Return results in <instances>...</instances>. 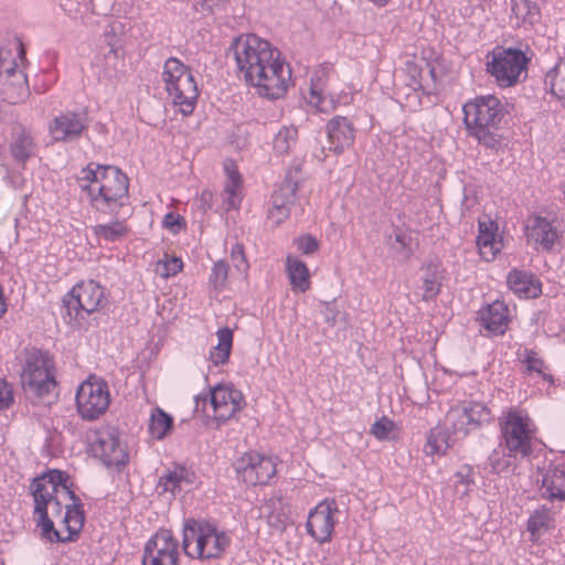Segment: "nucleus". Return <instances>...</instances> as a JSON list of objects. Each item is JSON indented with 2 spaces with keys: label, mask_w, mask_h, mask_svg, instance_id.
<instances>
[{
  "label": "nucleus",
  "mask_w": 565,
  "mask_h": 565,
  "mask_svg": "<svg viewBox=\"0 0 565 565\" xmlns=\"http://www.w3.org/2000/svg\"><path fill=\"white\" fill-rule=\"evenodd\" d=\"M225 0H202L201 6L203 10L213 12L214 9L220 7Z\"/></svg>",
  "instance_id": "59"
},
{
  "label": "nucleus",
  "mask_w": 565,
  "mask_h": 565,
  "mask_svg": "<svg viewBox=\"0 0 565 565\" xmlns=\"http://www.w3.org/2000/svg\"><path fill=\"white\" fill-rule=\"evenodd\" d=\"M298 249L303 255H312L315 254L319 248V242L316 237L312 235H303L298 237L296 241Z\"/></svg>",
  "instance_id": "52"
},
{
  "label": "nucleus",
  "mask_w": 565,
  "mask_h": 565,
  "mask_svg": "<svg viewBox=\"0 0 565 565\" xmlns=\"http://www.w3.org/2000/svg\"><path fill=\"white\" fill-rule=\"evenodd\" d=\"M511 458L508 454L494 449L489 456V463L492 470L497 473L509 470L511 467Z\"/></svg>",
  "instance_id": "46"
},
{
  "label": "nucleus",
  "mask_w": 565,
  "mask_h": 565,
  "mask_svg": "<svg viewBox=\"0 0 565 565\" xmlns=\"http://www.w3.org/2000/svg\"><path fill=\"white\" fill-rule=\"evenodd\" d=\"M477 245L479 247L481 257L487 262L492 260L495 254L499 252V247H497L494 239V233L490 232L484 223L479 224Z\"/></svg>",
  "instance_id": "37"
},
{
  "label": "nucleus",
  "mask_w": 565,
  "mask_h": 565,
  "mask_svg": "<svg viewBox=\"0 0 565 565\" xmlns=\"http://www.w3.org/2000/svg\"><path fill=\"white\" fill-rule=\"evenodd\" d=\"M162 226L170 233L178 234L185 228L186 223L183 216L170 212L164 215Z\"/></svg>",
  "instance_id": "48"
},
{
  "label": "nucleus",
  "mask_w": 565,
  "mask_h": 565,
  "mask_svg": "<svg viewBox=\"0 0 565 565\" xmlns=\"http://www.w3.org/2000/svg\"><path fill=\"white\" fill-rule=\"evenodd\" d=\"M17 66V62L13 61L12 65L6 64L0 70L2 92L12 104L19 103L29 92L26 75L18 71Z\"/></svg>",
  "instance_id": "19"
},
{
  "label": "nucleus",
  "mask_w": 565,
  "mask_h": 565,
  "mask_svg": "<svg viewBox=\"0 0 565 565\" xmlns=\"http://www.w3.org/2000/svg\"><path fill=\"white\" fill-rule=\"evenodd\" d=\"M328 149L334 153H341L351 147L355 139L353 122L343 116H335L327 124Z\"/></svg>",
  "instance_id": "17"
},
{
  "label": "nucleus",
  "mask_w": 565,
  "mask_h": 565,
  "mask_svg": "<svg viewBox=\"0 0 565 565\" xmlns=\"http://www.w3.org/2000/svg\"><path fill=\"white\" fill-rule=\"evenodd\" d=\"M34 501V515L49 514V507L53 502L55 497H44L42 494H31Z\"/></svg>",
  "instance_id": "57"
},
{
  "label": "nucleus",
  "mask_w": 565,
  "mask_h": 565,
  "mask_svg": "<svg viewBox=\"0 0 565 565\" xmlns=\"http://www.w3.org/2000/svg\"><path fill=\"white\" fill-rule=\"evenodd\" d=\"M20 376L25 393L40 399L50 396L57 385L52 356L35 348L24 351V365Z\"/></svg>",
  "instance_id": "5"
},
{
  "label": "nucleus",
  "mask_w": 565,
  "mask_h": 565,
  "mask_svg": "<svg viewBox=\"0 0 565 565\" xmlns=\"http://www.w3.org/2000/svg\"><path fill=\"white\" fill-rule=\"evenodd\" d=\"M72 503L65 504V512L63 515V523L68 532L67 536H71V541L74 536L78 535L84 525V511L81 499L75 494V498H68Z\"/></svg>",
  "instance_id": "31"
},
{
  "label": "nucleus",
  "mask_w": 565,
  "mask_h": 565,
  "mask_svg": "<svg viewBox=\"0 0 565 565\" xmlns=\"http://www.w3.org/2000/svg\"><path fill=\"white\" fill-rule=\"evenodd\" d=\"M394 243L392 246L397 252H404L405 257H409L411 250H409V243H411V236L406 231L398 230L394 234Z\"/></svg>",
  "instance_id": "53"
},
{
  "label": "nucleus",
  "mask_w": 565,
  "mask_h": 565,
  "mask_svg": "<svg viewBox=\"0 0 565 565\" xmlns=\"http://www.w3.org/2000/svg\"><path fill=\"white\" fill-rule=\"evenodd\" d=\"M90 451L107 467H119L127 462L128 455L119 440V431L114 426H103L87 435Z\"/></svg>",
  "instance_id": "9"
},
{
  "label": "nucleus",
  "mask_w": 565,
  "mask_h": 565,
  "mask_svg": "<svg viewBox=\"0 0 565 565\" xmlns=\"http://www.w3.org/2000/svg\"><path fill=\"white\" fill-rule=\"evenodd\" d=\"M455 491L460 495H467L471 491V487L475 484L472 468L470 466H462L455 473Z\"/></svg>",
  "instance_id": "43"
},
{
  "label": "nucleus",
  "mask_w": 565,
  "mask_h": 565,
  "mask_svg": "<svg viewBox=\"0 0 565 565\" xmlns=\"http://www.w3.org/2000/svg\"><path fill=\"white\" fill-rule=\"evenodd\" d=\"M110 404L108 384L90 375L76 392V409L84 420H95L106 413Z\"/></svg>",
  "instance_id": "8"
},
{
  "label": "nucleus",
  "mask_w": 565,
  "mask_h": 565,
  "mask_svg": "<svg viewBox=\"0 0 565 565\" xmlns=\"http://www.w3.org/2000/svg\"><path fill=\"white\" fill-rule=\"evenodd\" d=\"M172 103L179 106L180 111L188 116L193 113L199 89L191 71L182 76L181 82L166 89Z\"/></svg>",
  "instance_id": "18"
},
{
  "label": "nucleus",
  "mask_w": 565,
  "mask_h": 565,
  "mask_svg": "<svg viewBox=\"0 0 565 565\" xmlns=\"http://www.w3.org/2000/svg\"><path fill=\"white\" fill-rule=\"evenodd\" d=\"M88 128L85 111H63L49 124V132L54 141L72 142L81 138Z\"/></svg>",
  "instance_id": "13"
},
{
  "label": "nucleus",
  "mask_w": 565,
  "mask_h": 565,
  "mask_svg": "<svg viewBox=\"0 0 565 565\" xmlns=\"http://www.w3.org/2000/svg\"><path fill=\"white\" fill-rule=\"evenodd\" d=\"M463 122L467 132L478 145L498 152L503 142L501 122L505 116V105L494 95L477 96L463 107Z\"/></svg>",
  "instance_id": "3"
},
{
  "label": "nucleus",
  "mask_w": 565,
  "mask_h": 565,
  "mask_svg": "<svg viewBox=\"0 0 565 565\" xmlns=\"http://www.w3.org/2000/svg\"><path fill=\"white\" fill-rule=\"evenodd\" d=\"M298 131L295 127H282L274 138V150L285 154L296 143Z\"/></svg>",
  "instance_id": "41"
},
{
  "label": "nucleus",
  "mask_w": 565,
  "mask_h": 565,
  "mask_svg": "<svg viewBox=\"0 0 565 565\" xmlns=\"http://www.w3.org/2000/svg\"><path fill=\"white\" fill-rule=\"evenodd\" d=\"M527 236L544 249H551L557 238V233L552 224L542 216H534L529 220L526 226Z\"/></svg>",
  "instance_id": "26"
},
{
  "label": "nucleus",
  "mask_w": 565,
  "mask_h": 565,
  "mask_svg": "<svg viewBox=\"0 0 565 565\" xmlns=\"http://www.w3.org/2000/svg\"><path fill=\"white\" fill-rule=\"evenodd\" d=\"M539 0H510V20L516 28H529L536 24L541 19Z\"/></svg>",
  "instance_id": "22"
},
{
  "label": "nucleus",
  "mask_w": 565,
  "mask_h": 565,
  "mask_svg": "<svg viewBox=\"0 0 565 565\" xmlns=\"http://www.w3.org/2000/svg\"><path fill=\"white\" fill-rule=\"evenodd\" d=\"M14 403L12 386L6 381L0 380V412L10 408Z\"/></svg>",
  "instance_id": "50"
},
{
  "label": "nucleus",
  "mask_w": 565,
  "mask_h": 565,
  "mask_svg": "<svg viewBox=\"0 0 565 565\" xmlns=\"http://www.w3.org/2000/svg\"><path fill=\"white\" fill-rule=\"evenodd\" d=\"M104 299V288L94 280L76 284L62 300L64 321L72 328L87 330L89 322L86 316L98 311Z\"/></svg>",
  "instance_id": "4"
},
{
  "label": "nucleus",
  "mask_w": 565,
  "mask_h": 565,
  "mask_svg": "<svg viewBox=\"0 0 565 565\" xmlns=\"http://www.w3.org/2000/svg\"><path fill=\"white\" fill-rule=\"evenodd\" d=\"M500 429L502 437L500 446H504L510 457L523 459L532 454L535 426L527 414L511 408L501 419Z\"/></svg>",
  "instance_id": "6"
},
{
  "label": "nucleus",
  "mask_w": 565,
  "mask_h": 565,
  "mask_svg": "<svg viewBox=\"0 0 565 565\" xmlns=\"http://www.w3.org/2000/svg\"><path fill=\"white\" fill-rule=\"evenodd\" d=\"M492 413L490 408L479 402H461L446 414V423L452 431L460 436H467L470 431L490 424Z\"/></svg>",
  "instance_id": "10"
},
{
  "label": "nucleus",
  "mask_w": 565,
  "mask_h": 565,
  "mask_svg": "<svg viewBox=\"0 0 565 565\" xmlns=\"http://www.w3.org/2000/svg\"><path fill=\"white\" fill-rule=\"evenodd\" d=\"M4 65H6V63L2 60V53L0 52V70L3 68Z\"/></svg>",
  "instance_id": "63"
},
{
  "label": "nucleus",
  "mask_w": 565,
  "mask_h": 565,
  "mask_svg": "<svg viewBox=\"0 0 565 565\" xmlns=\"http://www.w3.org/2000/svg\"><path fill=\"white\" fill-rule=\"evenodd\" d=\"M296 185L282 184L271 196V207L268 210V218L276 225L281 224L290 215L295 203Z\"/></svg>",
  "instance_id": "20"
},
{
  "label": "nucleus",
  "mask_w": 565,
  "mask_h": 565,
  "mask_svg": "<svg viewBox=\"0 0 565 565\" xmlns=\"http://www.w3.org/2000/svg\"><path fill=\"white\" fill-rule=\"evenodd\" d=\"M309 104L321 113H328L334 108L332 99L327 100L315 85L310 88Z\"/></svg>",
  "instance_id": "47"
},
{
  "label": "nucleus",
  "mask_w": 565,
  "mask_h": 565,
  "mask_svg": "<svg viewBox=\"0 0 565 565\" xmlns=\"http://www.w3.org/2000/svg\"><path fill=\"white\" fill-rule=\"evenodd\" d=\"M527 57L519 49L495 47L488 54L487 71L501 87L515 85L522 73H526Z\"/></svg>",
  "instance_id": "7"
},
{
  "label": "nucleus",
  "mask_w": 565,
  "mask_h": 565,
  "mask_svg": "<svg viewBox=\"0 0 565 565\" xmlns=\"http://www.w3.org/2000/svg\"><path fill=\"white\" fill-rule=\"evenodd\" d=\"M231 259L238 271H246L248 264L244 254V246L242 244H235L231 250Z\"/></svg>",
  "instance_id": "54"
},
{
  "label": "nucleus",
  "mask_w": 565,
  "mask_h": 565,
  "mask_svg": "<svg viewBox=\"0 0 565 565\" xmlns=\"http://www.w3.org/2000/svg\"><path fill=\"white\" fill-rule=\"evenodd\" d=\"M173 418L160 407L152 409L149 418V434L157 440H162L172 429Z\"/></svg>",
  "instance_id": "34"
},
{
  "label": "nucleus",
  "mask_w": 565,
  "mask_h": 565,
  "mask_svg": "<svg viewBox=\"0 0 565 565\" xmlns=\"http://www.w3.org/2000/svg\"><path fill=\"white\" fill-rule=\"evenodd\" d=\"M97 237L107 242H116L127 234V227L122 222L116 221L106 225H97L94 227Z\"/></svg>",
  "instance_id": "42"
},
{
  "label": "nucleus",
  "mask_w": 565,
  "mask_h": 565,
  "mask_svg": "<svg viewBox=\"0 0 565 565\" xmlns=\"http://www.w3.org/2000/svg\"><path fill=\"white\" fill-rule=\"evenodd\" d=\"M326 321H327V322H330V323H332V324H334V322H335V321H334V317H332V318H331V316H327V317H326Z\"/></svg>",
  "instance_id": "62"
},
{
  "label": "nucleus",
  "mask_w": 565,
  "mask_h": 565,
  "mask_svg": "<svg viewBox=\"0 0 565 565\" xmlns=\"http://www.w3.org/2000/svg\"><path fill=\"white\" fill-rule=\"evenodd\" d=\"M215 419L225 423L245 405L243 393L230 385H216L210 393Z\"/></svg>",
  "instance_id": "15"
},
{
  "label": "nucleus",
  "mask_w": 565,
  "mask_h": 565,
  "mask_svg": "<svg viewBox=\"0 0 565 565\" xmlns=\"http://www.w3.org/2000/svg\"><path fill=\"white\" fill-rule=\"evenodd\" d=\"M235 470L248 486L266 484L275 476L276 465L269 457L246 452L236 461Z\"/></svg>",
  "instance_id": "12"
},
{
  "label": "nucleus",
  "mask_w": 565,
  "mask_h": 565,
  "mask_svg": "<svg viewBox=\"0 0 565 565\" xmlns=\"http://www.w3.org/2000/svg\"><path fill=\"white\" fill-rule=\"evenodd\" d=\"M36 516V526L41 530V537L54 543V542H68L71 536H62L58 531L55 530L53 521L49 514H41Z\"/></svg>",
  "instance_id": "40"
},
{
  "label": "nucleus",
  "mask_w": 565,
  "mask_h": 565,
  "mask_svg": "<svg viewBox=\"0 0 565 565\" xmlns=\"http://www.w3.org/2000/svg\"><path fill=\"white\" fill-rule=\"evenodd\" d=\"M108 44L110 45V52L114 53V54H117L114 44H111L110 42H108Z\"/></svg>",
  "instance_id": "64"
},
{
  "label": "nucleus",
  "mask_w": 565,
  "mask_h": 565,
  "mask_svg": "<svg viewBox=\"0 0 565 565\" xmlns=\"http://www.w3.org/2000/svg\"><path fill=\"white\" fill-rule=\"evenodd\" d=\"M394 423L386 416H383L372 425L371 434H373L377 439H385L392 431Z\"/></svg>",
  "instance_id": "51"
},
{
  "label": "nucleus",
  "mask_w": 565,
  "mask_h": 565,
  "mask_svg": "<svg viewBox=\"0 0 565 565\" xmlns=\"http://www.w3.org/2000/svg\"><path fill=\"white\" fill-rule=\"evenodd\" d=\"M525 363L530 372H536L537 374H541L544 379L546 377V375L543 372L545 363L542 359L536 356V353L534 351H526Z\"/></svg>",
  "instance_id": "56"
},
{
  "label": "nucleus",
  "mask_w": 565,
  "mask_h": 565,
  "mask_svg": "<svg viewBox=\"0 0 565 565\" xmlns=\"http://www.w3.org/2000/svg\"><path fill=\"white\" fill-rule=\"evenodd\" d=\"M556 509L547 504H542L531 512L526 523V531L530 533L532 542H536L543 534L556 526Z\"/></svg>",
  "instance_id": "21"
},
{
  "label": "nucleus",
  "mask_w": 565,
  "mask_h": 565,
  "mask_svg": "<svg viewBox=\"0 0 565 565\" xmlns=\"http://www.w3.org/2000/svg\"><path fill=\"white\" fill-rule=\"evenodd\" d=\"M231 544V539L225 532H221L207 522H204L199 545H194L193 555L199 559L220 558Z\"/></svg>",
  "instance_id": "16"
},
{
  "label": "nucleus",
  "mask_w": 565,
  "mask_h": 565,
  "mask_svg": "<svg viewBox=\"0 0 565 565\" xmlns=\"http://www.w3.org/2000/svg\"><path fill=\"white\" fill-rule=\"evenodd\" d=\"M10 151L13 159L21 163L32 157L35 151V142L31 131L22 127L14 129Z\"/></svg>",
  "instance_id": "28"
},
{
  "label": "nucleus",
  "mask_w": 565,
  "mask_h": 565,
  "mask_svg": "<svg viewBox=\"0 0 565 565\" xmlns=\"http://www.w3.org/2000/svg\"><path fill=\"white\" fill-rule=\"evenodd\" d=\"M51 509H52V514L53 516L57 518V516H62L63 514V504H62V501L61 499L58 498V495H56V498L53 500V502L51 503Z\"/></svg>",
  "instance_id": "58"
},
{
  "label": "nucleus",
  "mask_w": 565,
  "mask_h": 565,
  "mask_svg": "<svg viewBox=\"0 0 565 565\" xmlns=\"http://www.w3.org/2000/svg\"><path fill=\"white\" fill-rule=\"evenodd\" d=\"M228 277V265L224 260H217L212 267L209 282L216 290L225 288Z\"/></svg>",
  "instance_id": "44"
},
{
  "label": "nucleus",
  "mask_w": 565,
  "mask_h": 565,
  "mask_svg": "<svg viewBox=\"0 0 565 565\" xmlns=\"http://www.w3.org/2000/svg\"><path fill=\"white\" fill-rule=\"evenodd\" d=\"M204 522L196 521L194 519L185 520L183 524V539H182V548L184 554L191 558H195L196 555H193L194 545H199V539L201 536L203 530Z\"/></svg>",
  "instance_id": "35"
},
{
  "label": "nucleus",
  "mask_w": 565,
  "mask_h": 565,
  "mask_svg": "<svg viewBox=\"0 0 565 565\" xmlns=\"http://www.w3.org/2000/svg\"><path fill=\"white\" fill-rule=\"evenodd\" d=\"M185 473L186 471L184 468H177L173 471H169L160 478V484L164 491L174 492L185 479Z\"/></svg>",
  "instance_id": "45"
},
{
  "label": "nucleus",
  "mask_w": 565,
  "mask_h": 565,
  "mask_svg": "<svg viewBox=\"0 0 565 565\" xmlns=\"http://www.w3.org/2000/svg\"><path fill=\"white\" fill-rule=\"evenodd\" d=\"M423 299L428 301L437 297L444 279V270L437 263H428L424 268Z\"/></svg>",
  "instance_id": "30"
},
{
  "label": "nucleus",
  "mask_w": 565,
  "mask_h": 565,
  "mask_svg": "<svg viewBox=\"0 0 565 565\" xmlns=\"http://www.w3.org/2000/svg\"><path fill=\"white\" fill-rule=\"evenodd\" d=\"M545 85L550 92L559 100H565V62H558L545 75Z\"/></svg>",
  "instance_id": "36"
},
{
  "label": "nucleus",
  "mask_w": 565,
  "mask_h": 565,
  "mask_svg": "<svg viewBox=\"0 0 565 565\" xmlns=\"http://www.w3.org/2000/svg\"><path fill=\"white\" fill-rule=\"evenodd\" d=\"M45 478H40V477H36V478H33L32 479V482L30 484V493L31 494H42L44 497H55V495H58L54 488H52L53 486L51 484H47L45 482Z\"/></svg>",
  "instance_id": "49"
},
{
  "label": "nucleus",
  "mask_w": 565,
  "mask_h": 565,
  "mask_svg": "<svg viewBox=\"0 0 565 565\" xmlns=\"http://www.w3.org/2000/svg\"><path fill=\"white\" fill-rule=\"evenodd\" d=\"M190 70L179 58L170 57L166 61L162 72V81L166 89L181 82L182 76L188 74Z\"/></svg>",
  "instance_id": "38"
},
{
  "label": "nucleus",
  "mask_w": 565,
  "mask_h": 565,
  "mask_svg": "<svg viewBox=\"0 0 565 565\" xmlns=\"http://www.w3.org/2000/svg\"><path fill=\"white\" fill-rule=\"evenodd\" d=\"M77 182L92 206L105 214L117 213L128 198V177L115 166L90 162L82 169Z\"/></svg>",
  "instance_id": "2"
},
{
  "label": "nucleus",
  "mask_w": 565,
  "mask_h": 565,
  "mask_svg": "<svg viewBox=\"0 0 565 565\" xmlns=\"http://www.w3.org/2000/svg\"><path fill=\"white\" fill-rule=\"evenodd\" d=\"M508 284L519 297L536 298L542 292L541 281L527 271L513 269L508 275Z\"/></svg>",
  "instance_id": "23"
},
{
  "label": "nucleus",
  "mask_w": 565,
  "mask_h": 565,
  "mask_svg": "<svg viewBox=\"0 0 565 565\" xmlns=\"http://www.w3.org/2000/svg\"><path fill=\"white\" fill-rule=\"evenodd\" d=\"M158 266L162 267L161 275L163 277H170L177 275L182 270V260L180 258L173 257L171 259H167L164 262H159Z\"/></svg>",
  "instance_id": "55"
},
{
  "label": "nucleus",
  "mask_w": 565,
  "mask_h": 565,
  "mask_svg": "<svg viewBox=\"0 0 565 565\" xmlns=\"http://www.w3.org/2000/svg\"><path fill=\"white\" fill-rule=\"evenodd\" d=\"M508 307L502 301H494L481 311V322L484 329L495 334H502L508 323Z\"/></svg>",
  "instance_id": "27"
},
{
  "label": "nucleus",
  "mask_w": 565,
  "mask_h": 565,
  "mask_svg": "<svg viewBox=\"0 0 565 565\" xmlns=\"http://www.w3.org/2000/svg\"><path fill=\"white\" fill-rule=\"evenodd\" d=\"M225 171L227 175V181L224 190V204L226 205L227 210L237 209L242 200L239 193L242 188L241 174L236 170L233 162L225 164Z\"/></svg>",
  "instance_id": "32"
},
{
  "label": "nucleus",
  "mask_w": 565,
  "mask_h": 565,
  "mask_svg": "<svg viewBox=\"0 0 565 565\" xmlns=\"http://www.w3.org/2000/svg\"><path fill=\"white\" fill-rule=\"evenodd\" d=\"M40 478H45V482L53 486L52 488H54L57 494L66 498H75V492L68 484L70 477L67 473L60 470H50L40 476Z\"/></svg>",
  "instance_id": "39"
},
{
  "label": "nucleus",
  "mask_w": 565,
  "mask_h": 565,
  "mask_svg": "<svg viewBox=\"0 0 565 565\" xmlns=\"http://www.w3.org/2000/svg\"><path fill=\"white\" fill-rule=\"evenodd\" d=\"M334 500H324L309 512L306 527L308 533L319 543L331 540L334 529V514L338 513Z\"/></svg>",
  "instance_id": "14"
},
{
  "label": "nucleus",
  "mask_w": 565,
  "mask_h": 565,
  "mask_svg": "<svg viewBox=\"0 0 565 565\" xmlns=\"http://www.w3.org/2000/svg\"><path fill=\"white\" fill-rule=\"evenodd\" d=\"M286 269L294 290L305 292L310 288V274L303 262L289 255L286 259Z\"/></svg>",
  "instance_id": "29"
},
{
  "label": "nucleus",
  "mask_w": 565,
  "mask_h": 565,
  "mask_svg": "<svg viewBox=\"0 0 565 565\" xmlns=\"http://www.w3.org/2000/svg\"><path fill=\"white\" fill-rule=\"evenodd\" d=\"M216 335L218 342L210 351L209 359L214 365L225 364L232 351L233 331L230 328H221Z\"/></svg>",
  "instance_id": "33"
},
{
  "label": "nucleus",
  "mask_w": 565,
  "mask_h": 565,
  "mask_svg": "<svg viewBox=\"0 0 565 565\" xmlns=\"http://www.w3.org/2000/svg\"><path fill=\"white\" fill-rule=\"evenodd\" d=\"M179 542L170 530H159L146 544L142 565H178Z\"/></svg>",
  "instance_id": "11"
},
{
  "label": "nucleus",
  "mask_w": 565,
  "mask_h": 565,
  "mask_svg": "<svg viewBox=\"0 0 565 565\" xmlns=\"http://www.w3.org/2000/svg\"><path fill=\"white\" fill-rule=\"evenodd\" d=\"M370 2H372L373 4L377 6V7H384L386 6L391 0H369Z\"/></svg>",
  "instance_id": "61"
},
{
  "label": "nucleus",
  "mask_w": 565,
  "mask_h": 565,
  "mask_svg": "<svg viewBox=\"0 0 565 565\" xmlns=\"http://www.w3.org/2000/svg\"><path fill=\"white\" fill-rule=\"evenodd\" d=\"M542 497L551 502L565 501V469L559 465H551L543 476Z\"/></svg>",
  "instance_id": "24"
},
{
  "label": "nucleus",
  "mask_w": 565,
  "mask_h": 565,
  "mask_svg": "<svg viewBox=\"0 0 565 565\" xmlns=\"http://www.w3.org/2000/svg\"><path fill=\"white\" fill-rule=\"evenodd\" d=\"M15 47L18 51V58L20 60L21 63H23L25 61V49L23 46V43L19 39H17L15 41Z\"/></svg>",
  "instance_id": "60"
},
{
  "label": "nucleus",
  "mask_w": 565,
  "mask_h": 565,
  "mask_svg": "<svg viewBox=\"0 0 565 565\" xmlns=\"http://www.w3.org/2000/svg\"><path fill=\"white\" fill-rule=\"evenodd\" d=\"M465 436L457 435L445 422V427H435L430 429L424 451L427 456L445 454L446 450Z\"/></svg>",
  "instance_id": "25"
},
{
  "label": "nucleus",
  "mask_w": 565,
  "mask_h": 565,
  "mask_svg": "<svg viewBox=\"0 0 565 565\" xmlns=\"http://www.w3.org/2000/svg\"><path fill=\"white\" fill-rule=\"evenodd\" d=\"M233 56L239 75L268 99L282 97L291 81V70L280 58V51L255 34L233 39L227 56Z\"/></svg>",
  "instance_id": "1"
}]
</instances>
